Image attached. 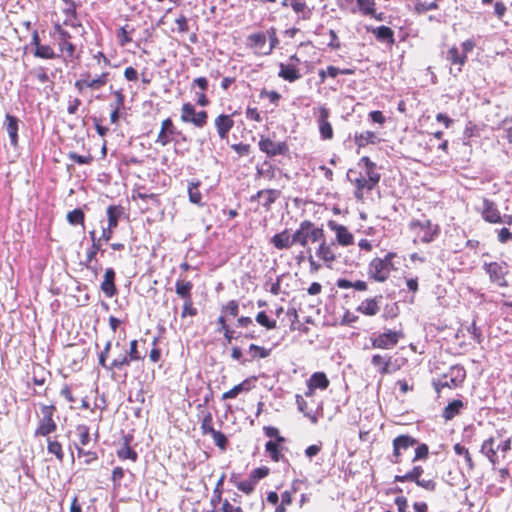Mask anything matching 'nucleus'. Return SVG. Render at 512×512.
Masks as SVG:
<instances>
[{
  "instance_id": "1",
  "label": "nucleus",
  "mask_w": 512,
  "mask_h": 512,
  "mask_svg": "<svg viewBox=\"0 0 512 512\" xmlns=\"http://www.w3.org/2000/svg\"><path fill=\"white\" fill-rule=\"evenodd\" d=\"M359 165H363L365 175L358 178L355 171L349 170L347 173L349 180L355 182L358 189L372 190L380 179V175L375 171V164L364 156L360 159Z\"/></svg>"
},
{
  "instance_id": "2",
  "label": "nucleus",
  "mask_w": 512,
  "mask_h": 512,
  "mask_svg": "<svg viewBox=\"0 0 512 512\" xmlns=\"http://www.w3.org/2000/svg\"><path fill=\"white\" fill-rule=\"evenodd\" d=\"M511 450V438H507L496 444L495 437H489L484 440L480 452L488 459L491 465L496 466L500 463L508 451Z\"/></svg>"
},
{
  "instance_id": "3",
  "label": "nucleus",
  "mask_w": 512,
  "mask_h": 512,
  "mask_svg": "<svg viewBox=\"0 0 512 512\" xmlns=\"http://www.w3.org/2000/svg\"><path fill=\"white\" fill-rule=\"evenodd\" d=\"M410 231L414 234V241L419 240L422 243L434 241L439 233L440 227L429 219L412 220L409 224Z\"/></svg>"
},
{
  "instance_id": "4",
  "label": "nucleus",
  "mask_w": 512,
  "mask_h": 512,
  "mask_svg": "<svg viewBox=\"0 0 512 512\" xmlns=\"http://www.w3.org/2000/svg\"><path fill=\"white\" fill-rule=\"evenodd\" d=\"M395 253H387L384 258H374L368 266L369 276L377 282H384L388 279L392 270L395 269L392 259Z\"/></svg>"
},
{
  "instance_id": "5",
  "label": "nucleus",
  "mask_w": 512,
  "mask_h": 512,
  "mask_svg": "<svg viewBox=\"0 0 512 512\" xmlns=\"http://www.w3.org/2000/svg\"><path fill=\"white\" fill-rule=\"evenodd\" d=\"M324 231L309 220L302 221L298 229L294 232L296 244L306 247L311 242L320 241L323 238Z\"/></svg>"
},
{
  "instance_id": "6",
  "label": "nucleus",
  "mask_w": 512,
  "mask_h": 512,
  "mask_svg": "<svg viewBox=\"0 0 512 512\" xmlns=\"http://www.w3.org/2000/svg\"><path fill=\"white\" fill-rule=\"evenodd\" d=\"M42 418L39 420L38 426L35 430L34 435L47 437L57 429V424L53 419L54 412L56 410L54 405H42L41 406Z\"/></svg>"
},
{
  "instance_id": "7",
  "label": "nucleus",
  "mask_w": 512,
  "mask_h": 512,
  "mask_svg": "<svg viewBox=\"0 0 512 512\" xmlns=\"http://www.w3.org/2000/svg\"><path fill=\"white\" fill-rule=\"evenodd\" d=\"M466 371L461 366H452L449 371L444 374L441 378L438 379L436 385V389L439 388H457L459 387L465 380Z\"/></svg>"
},
{
  "instance_id": "8",
  "label": "nucleus",
  "mask_w": 512,
  "mask_h": 512,
  "mask_svg": "<svg viewBox=\"0 0 512 512\" xmlns=\"http://www.w3.org/2000/svg\"><path fill=\"white\" fill-rule=\"evenodd\" d=\"M180 118L184 123H192L194 126L202 128L207 124L208 114L206 111L197 112L195 107L187 102L181 107Z\"/></svg>"
},
{
  "instance_id": "9",
  "label": "nucleus",
  "mask_w": 512,
  "mask_h": 512,
  "mask_svg": "<svg viewBox=\"0 0 512 512\" xmlns=\"http://www.w3.org/2000/svg\"><path fill=\"white\" fill-rule=\"evenodd\" d=\"M417 444V439L410 435H399L393 439V453L390 461L394 464L402 462L403 453Z\"/></svg>"
},
{
  "instance_id": "10",
  "label": "nucleus",
  "mask_w": 512,
  "mask_h": 512,
  "mask_svg": "<svg viewBox=\"0 0 512 512\" xmlns=\"http://www.w3.org/2000/svg\"><path fill=\"white\" fill-rule=\"evenodd\" d=\"M402 337L403 333L401 331L387 330L372 337L371 344L373 348L392 349L397 345Z\"/></svg>"
},
{
  "instance_id": "11",
  "label": "nucleus",
  "mask_w": 512,
  "mask_h": 512,
  "mask_svg": "<svg viewBox=\"0 0 512 512\" xmlns=\"http://www.w3.org/2000/svg\"><path fill=\"white\" fill-rule=\"evenodd\" d=\"M484 270L489 275L491 282L497 284L500 287H506L507 282L505 275L507 274V265L505 262H491L484 264Z\"/></svg>"
},
{
  "instance_id": "12",
  "label": "nucleus",
  "mask_w": 512,
  "mask_h": 512,
  "mask_svg": "<svg viewBox=\"0 0 512 512\" xmlns=\"http://www.w3.org/2000/svg\"><path fill=\"white\" fill-rule=\"evenodd\" d=\"M327 225L330 228V230L335 232L336 240H337L339 245H341V246H349V245L353 244L354 236H353L352 233H350L348 231L347 227H345V226H343L341 224H338L334 220L328 221Z\"/></svg>"
},
{
  "instance_id": "13",
  "label": "nucleus",
  "mask_w": 512,
  "mask_h": 512,
  "mask_svg": "<svg viewBox=\"0 0 512 512\" xmlns=\"http://www.w3.org/2000/svg\"><path fill=\"white\" fill-rule=\"evenodd\" d=\"M176 134V128L170 118H166L161 123V129L158 133L156 143L160 144L161 146L168 145L172 137Z\"/></svg>"
},
{
  "instance_id": "14",
  "label": "nucleus",
  "mask_w": 512,
  "mask_h": 512,
  "mask_svg": "<svg viewBox=\"0 0 512 512\" xmlns=\"http://www.w3.org/2000/svg\"><path fill=\"white\" fill-rule=\"evenodd\" d=\"M259 148L269 156L282 155L287 151V146L283 142H274L269 138H262L259 141Z\"/></svg>"
},
{
  "instance_id": "15",
  "label": "nucleus",
  "mask_w": 512,
  "mask_h": 512,
  "mask_svg": "<svg viewBox=\"0 0 512 512\" xmlns=\"http://www.w3.org/2000/svg\"><path fill=\"white\" fill-rule=\"evenodd\" d=\"M329 110L326 107H320L318 117L319 132L324 140H330L333 137L332 125L328 121Z\"/></svg>"
},
{
  "instance_id": "16",
  "label": "nucleus",
  "mask_w": 512,
  "mask_h": 512,
  "mask_svg": "<svg viewBox=\"0 0 512 512\" xmlns=\"http://www.w3.org/2000/svg\"><path fill=\"white\" fill-rule=\"evenodd\" d=\"M481 215L486 222L497 224L500 223V212L496 204L488 199H483Z\"/></svg>"
},
{
  "instance_id": "17",
  "label": "nucleus",
  "mask_w": 512,
  "mask_h": 512,
  "mask_svg": "<svg viewBox=\"0 0 512 512\" xmlns=\"http://www.w3.org/2000/svg\"><path fill=\"white\" fill-rule=\"evenodd\" d=\"M219 137L224 140L228 138L230 130L234 126V121L230 115L221 114L214 121Z\"/></svg>"
},
{
  "instance_id": "18",
  "label": "nucleus",
  "mask_w": 512,
  "mask_h": 512,
  "mask_svg": "<svg viewBox=\"0 0 512 512\" xmlns=\"http://www.w3.org/2000/svg\"><path fill=\"white\" fill-rule=\"evenodd\" d=\"M318 242H319V246L316 250L317 257H319L321 260H323L326 263H332L333 261H335L336 256L333 251L334 243H327L326 239H325V235H323V238Z\"/></svg>"
},
{
  "instance_id": "19",
  "label": "nucleus",
  "mask_w": 512,
  "mask_h": 512,
  "mask_svg": "<svg viewBox=\"0 0 512 512\" xmlns=\"http://www.w3.org/2000/svg\"><path fill=\"white\" fill-rule=\"evenodd\" d=\"M271 243L275 248L282 250L291 248L292 245L296 244V241L294 240V233L290 235L288 230H284L278 234H275L271 238Z\"/></svg>"
},
{
  "instance_id": "20",
  "label": "nucleus",
  "mask_w": 512,
  "mask_h": 512,
  "mask_svg": "<svg viewBox=\"0 0 512 512\" xmlns=\"http://www.w3.org/2000/svg\"><path fill=\"white\" fill-rule=\"evenodd\" d=\"M115 272L112 268L105 270L104 279L101 283V290L108 297L111 298L116 295L117 289L114 283Z\"/></svg>"
},
{
  "instance_id": "21",
  "label": "nucleus",
  "mask_w": 512,
  "mask_h": 512,
  "mask_svg": "<svg viewBox=\"0 0 512 512\" xmlns=\"http://www.w3.org/2000/svg\"><path fill=\"white\" fill-rule=\"evenodd\" d=\"M372 365L377 369L381 375L390 374L391 370V356L375 354L371 359Z\"/></svg>"
},
{
  "instance_id": "22",
  "label": "nucleus",
  "mask_w": 512,
  "mask_h": 512,
  "mask_svg": "<svg viewBox=\"0 0 512 512\" xmlns=\"http://www.w3.org/2000/svg\"><path fill=\"white\" fill-rule=\"evenodd\" d=\"M366 30L367 32H371L372 34H374L379 41L394 43V32L391 28L387 26H367Z\"/></svg>"
},
{
  "instance_id": "23",
  "label": "nucleus",
  "mask_w": 512,
  "mask_h": 512,
  "mask_svg": "<svg viewBox=\"0 0 512 512\" xmlns=\"http://www.w3.org/2000/svg\"><path fill=\"white\" fill-rule=\"evenodd\" d=\"M247 45L254 49L256 53H262L266 51V35L263 32L254 33L248 36Z\"/></svg>"
},
{
  "instance_id": "24",
  "label": "nucleus",
  "mask_w": 512,
  "mask_h": 512,
  "mask_svg": "<svg viewBox=\"0 0 512 512\" xmlns=\"http://www.w3.org/2000/svg\"><path fill=\"white\" fill-rule=\"evenodd\" d=\"M6 131L10 138L12 146H17L18 143V119L12 115L7 114L5 117Z\"/></svg>"
},
{
  "instance_id": "25",
  "label": "nucleus",
  "mask_w": 512,
  "mask_h": 512,
  "mask_svg": "<svg viewBox=\"0 0 512 512\" xmlns=\"http://www.w3.org/2000/svg\"><path fill=\"white\" fill-rule=\"evenodd\" d=\"M355 144L361 148L368 144H376L380 141L377 134L372 131H364L354 136Z\"/></svg>"
},
{
  "instance_id": "26",
  "label": "nucleus",
  "mask_w": 512,
  "mask_h": 512,
  "mask_svg": "<svg viewBox=\"0 0 512 512\" xmlns=\"http://www.w3.org/2000/svg\"><path fill=\"white\" fill-rule=\"evenodd\" d=\"M330 384L329 379L323 372H315L307 380V385H311L312 388L325 390Z\"/></svg>"
},
{
  "instance_id": "27",
  "label": "nucleus",
  "mask_w": 512,
  "mask_h": 512,
  "mask_svg": "<svg viewBox=\"0 0 512 512\" xmlns=\"http://www.w3.org/2000/svg\"><path fill=\"white\" fill-rule=\"evenodd\" d=\"M378 298H371L364 300L357 308V310L367 316H374L379 312Z\"/></svg>"
},
{
  "instance_id": "28",
  "label": "nucleus",
  "mask_w": 512,
  "mask_h": 512,
  "mask_svg": "<svg viewBox=\"0 0 512 512\" xmlns=\"http://www.w3.org/2000/svg\"><path fill=\"white\" fill-rule=\"evenodd\" d=\"M424 473V469L422 466H414L410 471L405 473L404 475H396L395 482H418V479Z\"/></svg>"
},
{
  "instance_id": "29",
  "label": "nucleus",
  "mask_w": 512,
  "mask_h": 512,
  "mask_svg": "<svg viewBox=\"0 0 512 512\" xmlns=\"http://www.w3.org/2000/svg\"><path fill=\"white\" fill-rule=\"evenodd\" d=\"M279 77L289 81L294 82L301 77L299 70L294 65H285L280 64V71L278 73Z\"/></svg>"
},
{
  "instance_id": "30",
  "label": "nucleus",
  "mask_w": 512,
  "mask_h": 512,
  "mask_svg": "<svg viewBox=\"0 0 512 512\" xmlns=\"http://www.w3.org/2000/svg\"><path fill=\"white\" fill-rule=\"evenodd\" d=\"M87 75L89 81V89L97 90L104 87L108 83L110 73L108 71H103L101 74L96 75L93 78L89 72H87Z\"/></svg>"
},
{
  "instance_id": "31",
  "label": "nucleus",
  "mask_w": 512,
  "mask_h": 512,
  "mask_svg": "<svg viewBox=\"0 0 512 512\" xmlns=\"http://www.w3.org/2000/svg\"><path fill=\"white\" fill-rule=\"evenodd\" d=\"M290 5L293 11L300 15L303 20H308L311 17L312 11L303 0H290Z\"/></svg>"
},
{
  "instance_id": "32",
  "label": "nucleus",
  "mask_w": 512,
  "mask_h": 512,
  "mask_svg": "<svg viewBox=\"0 0 512 512\" xmlns=\"http://www.w3.org/2000/svg\"><path fill=\"white\" fill-rule=\"evenodd\" d=\"M192 288L193 284L190 281L179 279L175 283V291L183 300L192 298Z\"/></svg>"
},
{
  "instance_id": "33",
  "label": "nucleus",
  "mask_w": 512,
  "mask_h": 512,
  "mask_svg": "<svg viewBox=\"0 0 512 512\" xmlns=\"http://www.w3.org/2000/svg\"><path fill=\"white\" fill-rule=\"evenodd\" d=\"M464 404L461 400H453L450 402L443 411V417L446 420L453 419L456 415L459 414L461 408H463Z\"/></svg>"
},
{
  "instance_id": "34",
  "label": "nucleus",
  "mask_w": 512,
  "mask_h": 512,
  "mask_svg": "<svg viewBox=\"0 0 512 512\" xmlns=\"http://www.w3.org/2000/svg\"><path fill=\"white\" fill-rule=\"evenodd\" d=\"M123 213V208L120 206L111 205L107 208L108 226L114 229L118 225V219Z\"/></svg>"
},
{
  "instance_id": "35",
  "label": "nucleus",
  "mask_w": 512,
  "mask_h": 512,
  "mask_svg": "<svg viewBox=\"0 0 512 512\" xmlns=\"http://www.w3.org/2000/svg\"><path fill=\"white\" fill-rule=\"evenodd\" d=\"M453 449L457 455L462 456L464 458V461L467 465L468 471H473L475 468V465H474V462L472 460L469 450L465 446L461 445L460 443H456L454 445Z\"/></svg>"
},
{
  "instance_id": "36",
  "label": "nucleus",
  "mask_w": 512,
  "mask_h": 512,
  "mask_svg": "<svg viewBox=\"0 0 512 512\" xmlns=\"http://www.w3.org/2000/svg\"><path fill=\"white\" fill-rule=\"evenodd\" d=\"M133 360H129V355L125 351L123 354L119 355L109 364V371L121 370L130 365Z\"/></svg>"
},
{
  "instance_id": "37",
  "label": "nucleus",
  "mask_w": 512,
  "mask_h": 512,
  "mask_svg": "<svg viewBox=\"0 0 512 512\" xmlns=\"http://www.w3.org/2000/svg\"><path fill=\"white\" fill-rule=\"evenodd\" d=\"M296 403L299 411H301L305 417L309 418L312 423H316L318 421L316 415L312 413L308 408L307 401L301 395H296Z\"/></svg>"
},
{
  "instance_id": "38",
  "label": "nucleus",
  "mask_w": 512,
  "mask_h": 512,
  "mask_svg": "<svg viewBox=\"0 0 512 512\" xmlns=\"http://www.w3.org/2000/svg\"><path fill=\"white\" fill-rule=\"evenodd\" d=\"M467 56L460 54L457 47H451L447 52V59L451 64H458L459 66L464 65Z\"/></svg>"
},
{
  "instance_id": "39",
  "label": "nucleus",
  "mask_w": 512,
  "mask_h": 512,
  "mask_svg": "<svg viewBox=\"0 0 512 512\" xmlns=\"http://www.w3.org/2000/svg\"><path fill=\"white\" fill-rule=\"evenodd\" d=\"M34 56L42 59H54L57 57L52 47L42 44L35 49Z\"/></svg>"
},
{
  "instance_id": "40",
  "label": "nucleus",
  "mask_w": 512,
  "mask_h": 512,
  "mask_svg": "<svg viewBox=\"0 0 512 512\" xmlns=\"http://www.w3.org/2000/svg\"><path fill=\"white\" fill-rule=\"evenodd\" d=\"M225 474H222L219 480L216 483V486L213 490V495L211 497V505L216 507L222 500V485L224 483Z\"/></svg>"
},
{
  "instance_id": "41",
  "label": "nucleus",
  "mask_w": 512,
  "mask_h": 512,
  "mask_svg": "<svg viewBox=\"0 0 512 512\" xmlns=\"http://www.w3.org/2000/svg\"><path fill=\"white\" fill-rule=\"evenodd\" d=\"M76 434L79 437V446H87L90 442V431L86 425H78L76 427Z\"/></svg>"
},
{
  "instance_id": "42",
  "label": "nucleus",
  "mask_w": 512,
  "mask_h": 512,
  "mask_svg": "<svg viewBox=\"0 0 512 512\" xmlns=\"http://www.w3.org/2000/svg\"><path fill=\"white\" fill-rule=\"evenodd\" d=\"M47 450L50 454H53L56 456V458L59 461H62L64 458V453L62 450V445L57 440H51L50 438L47 439Z\"/></svg>"
},
{
  "instance_id": "43",
  "label": "nucleus",
  "mask_w": 512,
  "mask_h": 512,
  "mask_svg": "<svg viewBox=\"0 0 512 512\" xmlns=\"http://www.w3.org/2000/svg\"><path fill=\"white\" fill-rule=\"evenodd\" d=\"M249 354L251 355V359L256 358H266L270 355L271 349H267L262 346H258L256 344H251L249 346Z\"/></svg>"
},
{
  "instance_id": "44",
  "label": "nucleus",
  "mask_w": 512,
  "mask_h": 512,
  "mask_svg": "<svg viewBox=\"0 0 512 512\" xmlns=\"http://www.w3.org/2000/svg\"><path fill=\"white\" fill-rule=\"evenodd\" d=\"M117 456L122 460L129 459L133 462L138 458L137 453L128 444H124L120 449H118Z\"/></svg>"
},
{
  "instance_id": "45",
  "label": "nucleus",
  "mask_w": 512,
  "mask_h": 512,
  "mask_svg": "<svg viewBox=\"0 0 512 512\" xmlns=\"http://www.w3.org/2000/svg\"><path fill=\"white\" fill-rule=\"evenodd\" d=\"M416 445L414 457L412 458L413 463L420 460H426L429 455V447L425 443H417Z\"/></svg>"
},
{
  "instance_id": "46",
  "label": "nucleus",
  "mask_w": 512,
  "mask_h": 512,
  "mask_svg": "<svg viewBox=\"0 0 512 512\" xmlns=\"http://www.w3.org/2000/svg\"><path fill=\"white\" fill-rule=\"evenodd\" d=\"M358 8L363 15L374 14L375 0H356Z\"/></svg>"
},
{
  "instance_id": "47",
  "label": "nucleus",
  "mask_w": 512,
  "mask_h": 512,
  "mask_svg": "<svg viewBox=\"0 0 512 512\" xmlns=\"http://www.w3.org/2000/svg\"><path fill=\"white\" fill-rule=\"evenodd\" d=\"M256 485H257V483L250 476L247 479L236 483V487L240 491L244 492L245 494L252 493L254 491Z\"/></svg>"
},
{
  "instance_id": "48",
  "label": "nucleus",
  "mask_w": 512,
  "mask_h": 512,
  "mask_svg": "<svg viewBox=\"0 0 512 512\" xmlns=\"http://www.w3.org/2000/svg\"><path fill=\"white\" fill-rule=\"evenodd\" d=\"M111 346H112V342H111V340H108L104 346V349L98 355L99 365L102 366L107 371H109V364H107V358L109 356Z\"/></svg>"
},
{
  "instance_id": "49",
  "label": "nucleus",
  "mask_w": 512,
  "mask_h": 512,
  "mask_svg": "<svg viewBox=\"0 0 512 512\" xmlns=\"http://www.w3.org/2000/svg\"><path fill=\"white\" fill-rule=\"evenodd\" d=\"M256 321L261 326L265 327L268 330L276 328V321L271 320L264 311H261L256 316Z\"/></svg>"
},
{
  "instance_id": "50",
  "label": "nucleus",
  "mask_w": 512,
  "mask_h": 512,
  "mask_svg": "<svg viewBox=\"0 0 512 512\" xmlns=\"http://www.w3.org/2000/svg\"><path fill=\"white\" fill-rule=\"evenodd\" d=\"M67 221L71 225L82 224L84 222V213L81 209H74L67 214Z\"/></svg>"
},
{
  "instance_id": "51",
  "label": "nucleus",
  "mask_w": 512,
  "mask_h": 512,
  "mask_svg": "<svg viewBox=\"0 0 512 512\" xmlns=\"http://www.w3.org/2000/svg\"><path fill=\"white\" fill-rule=\"evenodd\" d=\"M245 384H246V381H244L238 385H235L232 389H230L229 391L225 392L222 395V399L227 400V399L236 398L241 392H243L244 390L247 389V388H245Z\"/></svg>"
},
{
  "instance_id": "52",
  "label": "nucleus",
  "mask_w": 512,
  "mask_h": 512,
  "mask_svg": "<svg viewBox=\"0 0 512 512\" xmlns=\"http://www.w3.org/2000/svg\"><path fill=\"white\" fill-rule=\"evenodd\" d=\"M266 451L269 453L270 457L274 461H279L280 459V451H279V445L277 442L274 441H268L265 445Z\"/></svg>"
},
{
  "instance_id": "53",
  "label": "nucleus",
  "mask_w": 512,
  "mask_h": 512,
  "mask_svg": "<svg viewBox=\"0 0 512 512\" xmlns=\"http://www.w3.org/2000/svg\"><path fill=\"white\" fill-rule=\"evenodd\" d=\"M210 435L213 438L214 443L220 449L224 450L226 445H227V438H226V436L222 432L217 431V430H211V434Z\"/></svg>"
},
{
  "instance_id": "54",
  "label": "nucleus",
  "mask_w": 512,
  "mask_h": 512,
  "mask_svg": "<svg viewBox=\"0 0 512 512\" xmlns=\"http://www.w3.org/2000/svg\"><path fill=\"white\" fill-rule=\"evenodd\" d=\"M137 347H138V341L132 340L130 342L129 350L126 351L127 354L129 355V360L139 361V360L143 359V356L140 354Z\"/></svg>"
},
{
  "instance_id": "55",
  "label": "nucleus",
  "mask_w": 512,
  "mask_h": 512,
  "mask_svg": "<svg viewBox=\"0 0 512 512\" xmlns=\"http://www.w3.org/2000/svg\"><path fill=\"white\" fill-rule=\"evenodd\" d=\"M436 8H437L436 1L420 2V1L416 0V3H415V10L418 13H423V12H426L429 10H434Z\"/></svg>"
},
{
  "instance_id": "56",
  "label": "nucleus",
  "mask_w": 512,
  "mask_h": 512,
  "mask_svg": "<svg viewBox=\"0 0 512 512\" xmlns=\"http://www.w3.org/2000/svg\"><path fill=\"white\" fill-rule=\"evenodd\" d=\"M196 314H197V310H196V308L193 307L192 298L185 299L181 316L184 318L186 316H195Z\"/></svg>"
},
{
  "instance_id": "57",
  "label": "nucleus",
  "mask_w": 512,
  "mask_h": 512,
  "mask_svg": "<svg viewBox=\"0 0 512 512\" xmlns=\"http://www.w3.org/2000/svg\"><path fill=\"white\" fill-rule=\"evenodd\" d=\"M75 447L77 449V454L79 457H86L85 463L89 464L92 461L97 459V454L92 451H85L82 447H80L78 444H75Z\"/></svg>"
},
{
  "instance_id": "58",
  "label": "nucleus",
  "mask_w": 512,
  "mask_h": 512,
  "mask_svg": "<svg viewBox=\"0 0 512 512\" xmlns=\"http://www.w3.org/2000/svg\"><path fill=\"white\" fill-rule=\"evenodd\" d=\"M124 469L121 467H116L112 471L111 480L113 482L114 488H119L121 486V480L124 477Z\"/></svg>"
},
{
  "instance_id": "59",
  "label": "nucleus",
  "mask_w": 512,
  "mask_h": 512,
  "mask_svg": "<svg viewBox=\"0 0 512 512\" xmlns=\"http://www.w3.org/2000/svg\"><path fill=\"white\" fill-rule=\"evenodd\" d=\"M201 430L203 434H211V430H215L212 426V415L207 413L201 422Z\"/></svg>"
},
{
  "instance_id": "60",
  "label": "nucleus",
  "mask_w": 512,
  "mask_h": 512,
  "mask_svg": "<svg viewBox=\"0 0 512 512\" xmlns=\"http://www.w3.org/2000/svg\"><path fill=\"white\" fill-rule=\"evenodd\" d=\"M69 159L78 164H88L92 161V156L90 154L87 155H78L75 152L69 153Z\"/></svg>"
},
{
  "instance_id": "61",
  "label": "nucleus",
  "mask_w": 512,
  "mask_h": 512,
  "mask_svg": "<svg viewBox=\"0 0 512 512\" xmlns=\"http://www.w3.org/2000/svg\"><path fill=\"white\" fill-rule=\"evenodd\" d=\"M268 473H269V469L267 467H259V468L252 470V472L250 473L249 476L253 480H255L256 483H258L259 480L266 477L268 475Z\"/></svg>"
},
{
  "instance_id": "62",
  "label": "nucleus",
  "mask_w": 512,
  "mask_h": 512,
  "mask_svg": "<svg viewBox=\"0 0 512 512\" xmlns=\"http://www.w3.org/2000/svg\"><path fill=\"white\" fill-rule=\"evenodd\" d=\"M90 237L93 241V244H92L91 249L87 252V261L88 262H91L95 258L98 250L100 249V245L98 243H96V241H95V231L90 232Z\"/></svg>"
},
{
  "instance_id": "63",
  "label": "nucleus",
  "mask_w": 512,
  "mask_h": 512,
  "mask_svg": "<svg viewBox=\"0 0 512 512\" xmlns=\"http://www.w3.org/2000/svg\"><path fill=\"white\" fill-rule=\"evenodd\" d=\"M59 49L62 52H66L69 57H73L75 52V46L69 40L58 41Z\"/></svg>"
},
{
  "instance_id": "64",
  "label": "nucleus",
  "mask_w": 512,
  "mask_h": 512,
  "mask_svg": "<svg viewBox=\"0 0 512 512\" xmlns=\"http://www.w3.org/2000/svg\"><path fill=\"white\" fill-rule=\"evenodd\" d=\"M223 512H244L240 506L232 505L227 499L222 503Z\"/></svg>"
}]
</instances>
